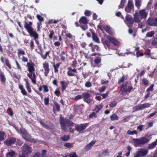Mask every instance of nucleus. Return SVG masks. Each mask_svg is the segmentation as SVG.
Returning a JSON list of instances; mask_svg holds the SVG:
<instances>
[{
  "label": "nucleus",
  "mask_w": 157,
  "mask_h": 157,
  "mask_svg": "<svg viewBox=\"0 0 157 157\" xmlns=\"http://www.w3.org/2000/svg\"><path fill=\"white\" fill-rule=\"evenodd\" d=\"M54 104L55 108H54V109H55L57 112H59L60 111V106L59 104L56 101L54 102Z\"/></svg>",
  "instance_id": "38"
},
{
  "label": "nucleus",
  "mask_w": 157,
  "mask_h": 157,
  "mask_svg": "<svg viewBox=\"0 0 157 157\" xmlns=\"http://www.w3.org/2000/svg\"><path fill=\"white\" fill-rule=\"evenodd\" d=\"M5 63L6 66L10 69H11L12 68L11 65L10 63V60L8 59H5Z\"/></svg>",
  "instance_id": "35"
},
{
  "label": "nucleus",
  "mask_w": 157,
  "mask_h": 157,
  "mask_svg": "<svg viewBox=\"0 0 157 157\" xmlns=\"http://www.w3.org/2000/svg\"><path fill=\"white\" fill-rule=\"evenodd\" d=\"M89 123L81 124L77 125L76 127V130L77 132H81L82 131L85 130L89 126Z\"/></svg>",
  "instance_id": "12"
},
{
  "label": "nucleus",
  "mask_w": 157,
  "mask_h": 157,
  "mask_svg": "<svg viewBox=\"0 0 157 157\" xmlns=\"http://www.w3.org/2000/svg\"><path fill=\"white\" fill-rule=\"evenodd\" d=\"M157 145V139L155 141L151 144H149L147 147L148 149H152L155 148Z\"/></svg>",
  "instance_id": "24"
},
{
  "label": "nucleus",
  "mask_w": 157,
  "mask_h": 157,
  "mask_svg": "<svg viewBox=\"0 0 157 157\" xmlns=\"http://www.w3.org/2000/svg\"><path fill=\"white\" fill-rule=\"evenodd\" d=\"M82 98V95H78L77 96H75L74 98V99L75 100L77 101L78 100L81 99Z\"/></svg>",
  "instance_id": "50"
},
{
  "label": "nucleus",
  "mask_w": 157,
  "mask_h": 157,
  "mask_svg": "<svg viewBox=\"0 0 157 157\" xmlns=\"http://www.w3.org/2000/svg\"><path fill=\"white\" fill-rule=\"evenodd\" d=\"M49 53L50 51H48L46 53L45 55H42L41 54L42 58L44 59H46L47 58V56H49Z\"/></svg>",
  "instance_id": "49"
},
{
  "label": "nucleus",
  "mask_w": 157,
  "mask_h": 157,
  "mask_svg": "<svg viewBox=\"0 0 157 157\" xmlns=\"http://www.w3.org/2000/svg\"><path fill=\"white\" fill-rule=\"evenodd\" d=\"M89 46L91 48V51L92 52H94L96 50L97 51L99 50V48L98 46L97 45H93L92 43H90Z\"/></svg>",
  "instance_id": "22"
},
{
  "label": "nucleus",
  "mask_w": 157,
  "mask_h": 157,
  "mask_svg": "<svg viewBox=\"0 0 157 157\" xmlns=\"http://www.w3.org/2000/svg\"><path fill=\"white\" fill-rule=\"evenodd\" d=\"M44 105H49V97H45L44 98Z\"/></svg>",
  "instance_id": "40"
},
{
  "label": "nucleus",
  "mask_w": 157,
  "mask_h": 157,
  "mask_svg": "<svg viewBox=\"0 0 157 157\" xmlns=\"http://www.w3.org/2000/svg\"><path fill=\"white\" fill-rule=\"evenodd\" d=\"M154 84H151L149 87L146 90V92L152 91L153 90V87Z\"/></svg>",
  "instance_id": "47"
},
{
  "label": "nucleus",
  "mask_w": 157,
  "mask_h": 157,
  "mask_svg": "<svg viewBox=\"0 0 157 157\" xmlns=\"http://www.w3.org/2000/svg\"><path fill=\"white\" fill-rule=\"evenodd\" d=\"M91 147L89 144H88L85 146L84 149L86 151H88L91 148Z\"/></svg>",
  "instance_id": "64"
},
{
  "label": "nucleus",
  "mask_w": 157,
  "mask_h": 157,
  "mask_svg": "<svg viewBox=\"0 0 157 157\" xmlns=\"http://www.w3.org/2000/svg\"><path fill=\"white\" fill-rule=\"evenodd\" d=\"M16 155V152L15 151H12L8 152L6 154V157H14Z\"/></svg>",
  "instance_id": "30"
},
{
  "label": "nucleus",
  "mask_w": 157,
  "mask_h": 157,
  "mask_svg": "<svg viewBox=\"0 0 157 157\" xmlns=\"http://www.w3.org/2000/svg\"><path fill=\"white\" fill-rule=\"evenodd\" d=\"M132 8H133L132 7H129L128 6H127L125 8V10L127 13H130L132 10Z\"/></svg>",
  "instance_id": "55"
},
{
  "label": "nucleus",
  "mask_w": 157,
  "mask_h": 157,
  "mask_svg": "<svg viewBox=\"0 0 157 157\" xmlns=\"http://www.w3.org/2000/svg\"><path fill=\"white\" fill-rule=\"evenodd\" d=\"M70 139V136L69 135L66 136L64 135L61 137V140L64 141L68 140Z\"/></svg>",
  "instance_id": "39"
},
{
  "label": "nucleus",
  "mask_w": 157,
  "mask_h": 157,
  "mask_svg": "<svg viewBox=\"0 0 157 157\" xmlns=\"http://www.w3.org/2000/svg\"><path fill=\"white\" fill-rule=\"evenodd\" d=\"M148 153V150L146 148H140L134 155L133 157H142L146 155Z\"/></svg>",
  "instance_id": "9"
},
{
  "label": "nucleus",
  "mask_w": 157,
  "mask_h": 157,
  "mask_svg": "<svg viewBox=\"0 0 157 157\" xmlns=\"http://www.w3.org/2000/svg\"><path fill=\"white\" fill-rule=\"evenodd\" d=\"M43 88H44V91L45 92H47L49 91V90L48 86L46 85H43L42 86Z\"/></svg>",
  "instance_id": "59"
},
{
  "label": "nucleus",
  "mask_w": 157,
  "mask_h": 157,
  "mask_svg": "<svg viewBox=\"0 0 157 157\" xmlns=\"http://www.w3.org/2000/svg\"><path fill=\"white\" fill-rule=\"evenodd\" d=\"M109 94V92L107 91L105 93L102 94H101L100 95L102 96L103 98H105L108 96Z\"/></svg>",
  "instance_id": "63"
},
{
  "label": "nucleus",
  "mask_w": 157,
  "mask_h": 157,
  "mask_svg": "<svg viewBox=\"0 0 157 157\" xmlns=\"http://www.w3.org/2000/svg\"><path fill=\"white\" fill-rule=\"evenodd\" d=\"M60 83L61 86V91L63 92L67 87L69 84V82H66L65 81H61L60 82Z\"/></svg>",
  "instance_id": "21"
},
{
  "label": "nucleus",
  "mask_w": 157,
  "mask_h": 157,
  "mask_svg": "<svg viewBox=\"0 0 157 157\" xmlns=\"http://www.w3.org/2000/svg\"><path fill=\"white\" fill-rule=\"evenodd\" d=\"M25 54V52L21 48H19L17 49V55L19 57L21 55H23Z\"/></svg>",
  "instance_id": "33"
},
{
  "label": "nucleus",
  "mask_w": 157,
  "mask_h": 157,
  "mask_svg": "<svg viewBox=\"0 0 157 157\" xmlns=\"http://www.w3.org/2000/svg\"><path fill=\"white\" fill-rule=\"evenodd\" d=\"M127 6H128L129 7H131L132 8H133V6H134V5H133V4L132 0H128Z\"/></svg>",
  "instance_id": "51"
},
{
  "label": "nucleus",
  "mask_w": 157,
  "mask_h": 157,
  "mask_svg": "<svg viewBox=\"0 0 157 157\" xmlns=\"http://www.w3.org/2000/svg\"><path fill=\"white\" fill-rule=\"evenodd\" d=\"M154 32L153 31H151L149 32H148L146 34V36L148 37H151L154 36Z\"/></svg>",
  "instance_id": "46"
},
{
  "label": "nucleus",
  "mask_w": 157,
  "mask_h": 157,
  "mask_svg": "<svg viewBox=\"0 0 157 157\" xmlns=\"http://www.w3.org/2000/svg\"><path fill=\"white\" fill-rule=\"evenodd\" d=\"M97 117V115L95 114V112H92L89 116V117L90 118H92L93 117L96 118Z\"/></svg>",
  "instance_id": "53"
},
{
  "label": "nucleus",
  "mask_w": 157,
  "mask_h": 157,
  "mask_svg": "<svg viewBox=\"0 0 157 157\" xmlns=\"http://www.w3.org/2000/svg\"><path fill=\"white\" fill-rule=\"evenodd\" d=\"M16 141V139L15 138L10 137L8 138L4 142V143L8 146H11L14 144Z\"/></svg>",
  "instance_id": "14"
},
{
  "label": "nucleus",
  "mask_w": 157,
  "mask_h": 157,
  "mask_svg": "<svg viewBox=\"0 0 157 157\" xmlns=\"http://www.w3.org/2000/svg\"><path fill=\"white\" fill-rule=\"evenodd\" d=\"M127 83L126 82L124 83H123L121 86V94L122 95H126V89L127 88Z\"/></svg>",
  "instance_id": "19"
},
{
  "label": "nucleus",
  "mask_w": 157,
  "mask_h": 157,
  "mask_svg": "<svg viewBox=\"0 0 157 157\" xmlns=\"http://www.w3.org/2000/svg\"><path fill=\"white\" fill-rule=\"evenodd\" d=\"M5 135V133L4 132L0 131V141H2L4 139Z\"/></svg>",
  "instance_id": "41"
},
{
  "label": "nucleus",
  "mask_w": 157,
  "mask_h": 157,
  "mask_svg": "<svg viewBox=\"0 0 157 157\" xmlns=\"http://www.w3.org/2000/svg\"><path fill=\"white\" fill-rule=\"evenodd\" d=\"M107 38L111 43L115 46H118L120 45V43L119 42L114 38L113 37L111 36H109L107 37Z\"/></svg>",
  "instance_id": "17"
},
{
  "label": "nucleus",
  "mask_w": 157,
  "mask_h": 157,
  "mask_svg": "<svg viewBox=\"0 0 157 157\" xmlns=\"http://www.w3.org/2000/svg\"><path fill=\"white\" fill-rule=\"evenodd\" d=\"M24 80L26 83L27 89L29 93H31V89L30 87V84L28 80L27 79H25Z\"/></svg>",
  "instance_id": "26"
},
{
  "label": "nucleus",
  "mask_w": 157,
  "mask_h": 157,
  "mask_svg": "<svg viewBox=\"0 0 157 157\" xmlns=\"http://www.w3.org/2000/svg\"><path fill=\"white\" fill-rule=\"evenodd\" d=\"M101 57H96L94 60V62L95 64L97 65L101 62Z\"/></svg>",
  "instance_id": "31"
},
{
  "label": "nucleus",
  "mask_w": 157,
  "mask_h": 157,
  "mask_svg": "<svg viewBox=\"0 0 157 157\" xmlns=\"http://www.w3.org/2000/svg\"><path fill=\"white\" fill-rule=\"evenodd\" d=\"M134 18L133 19L132 18L129 17L128 15H127L125 17V19L127 21L129 24L131 25L135 21L136 22H140L141 20L140 19L139 17H138V14L137 12H136L134 14Z\"/></svg>",
  "instance_id": "7"
},
{
  "label": "nucleus",
  "mask_w": 157,
  "mask_h": 157,
  "mask_svg": "<svg viewBox=\"0 0 157 157\" xmlns=\"http://www.w3.org/2000/svg\"><path fill=\"white\" fill-rule=\"evenodd\" d=\"M36 17L40 22H41V21H44V18L39 14L37 15Z\"/></svg>",
  "instance_id": "52"
},
{
  "label": "nucleus",
  "mask_w": 157,
  "mask_h": 157,
  "mask_svg": "<svg viewBox=\"0 0 157 157\" xmlns=\"http://www.w3.org/2000/svg\"><path fill=\"white\" fill-rule=\"evenodd\" d=\"M127 133L128 135H133L134 134H136L137 132L136 130L131 131L130 130H128L127 132Z\"/></svg>",
  "instance_id": "43"
},
{
  "label": "nucleus",
  "mask_w": 157,
  "mask_h": 157,
  "mask_svg": "<svg viewBox=\"0 0 157 157\" xmlns=\"http://www.w3.org/2000/svg\"><path fill=\"white\" fill-rule=\"evenodd\" d=\"M30 47L32 50L34 48L35 45L33 39L31 40L30 43Z\"/></svg>",
  "instance_id": "42"
},
{
  "label": "nucleus",
  "mask_w": 157,
  "mask_h": 157,
  "mask_svg": "<svg viewBox=\"0 0 157 157\" xmlns=\"http://www.w3.org/2000/svg\"><path fill=\"white\" fill-rule=\"evenodd\" d=\"M135 4L136 6L137 7H139L141 5L140 0H136Z\"/></svg>",
  "instance_id": "44"
},
{
  "label": "nucleus",
  "mask_w": 157,
  "mask_h": 157,
  "mask_svg": "<svg viewBox=\"0 0 157 157\" xmlns=\"http://www.w3.org/2000/svg\"><path fill=\"white\" fill-rule=\"evenodd\" d=\"M151 104L149 103H146L142 105H138L135 106L133 108V109L135 111L138 110H142L146 108L149 107Z\"/></svg>",
  "instance_id": "11"
},
{
  "label": "nucleus",
  "mask_w": 157,
  "mask_h": 157,
  "mask_svg": "<svg viewBox=\"0 0 157 157\" xmlns=\"http://www.w3.org/2000/svg\"><path fill=\"white\" fill-rule=\"evenodd\" d=\"M101 41L105 47L106 46L109 48H110V42L108 40H107L105 39H102Z\"/></svg>",
  "instance_id": "25"
},
{
  "label": "nucleus",
  "mask_w": 157,
  "mask_h": 157,
  "mask_svg": "<svg viewBox=\"0 0 157 157\" xmlns=\"http://www.w3.org/2000/svg\"><path fill=\"white\" fill-rule=\"evenodd\" d=\"M69 157H79V156L77 155L76 152H73L72 153H70L69 155Z\"/></svg>",
  "instance_id": "57"
},
{
  "label": "nucleus",
  "mask_w": 157,
  "mask_h": 157,
  "mask_svg": "<svg viewBox=\"0 0 157 157\" xmlns=\"http://www.w3.org/2000/svg\"><path fill=\"white\" fill-rule=\"evenodd\" d=\"M38 121L43 127L47 129H48L49 128L48 125L45 124L41 119H39Z\"/></svg>",
  "instance_id": "32"
},
{
  "label": "nucleus",
  "mask_w": 157,
  "mask_h": 157,
  "mask_svg": "<svg viewBox=\"0 0 157 157\" xmlns=\"http://www.w3.org/2000/svg\"><path fill=\"white\" fill-rule=\"evenodd\" d=\"M65 54V52L64 51H62L59 55L60 57V59L63 62H64L65 60V58L64 56Z\"/></svg>",
  "instance_id": "37"
},
{
  "label": "nucleus",
  "mask_w": 157,
  "mask_h": 157,
  "mask_svg": "<svg viewBox=\"0 0 157 157\" xmlns=\"http://www.w3.org/2000/svg\"><path fill=\"white\" fill-rule=\"evenodd\" d=\"M103 108V105L101 104H99L95 106L93 111L95 113H98Z\"/></svg>",
  "instance_id": "23"
},
{
  "label": "nucleus",
  "mask_w": 157,
  "mask_h": 157,
  "mask_svg": "<svg viewBox=\"0 0 157 157\" xmlns=\"http://www.w3.org/2000/svg\"><path fill=\"white\" fill-rule=\"evenodd\" d=\"M24 28L29 33V35L31 37H33L34 40H36L37 39H38V34L32 27L33 22L30 21L28 23L26 21H25L24 22Z\"/></svg>",
  "instance_id": "2"
},
{
  "label": "nucleus",
  "mask_w": 157,
  "mask_h": 157,
  "mask_svg": "<svg viewBox=\"0 0 157 157\" xmlns=\"http://www.w3.org/2000/svg\"><path fill=\"white\" fill-rule=\"evenodd\" d=\"M67 69L68 71L67 72V74L69 76H75V74L72 73V72L75 73L77 72V70L76 69L74 68L72 69L71 67H69Z\"/></svg>",
  "instance_id": "20"
},
{
  "label": "nucleus",
  "mask_w": 157,
  "mask_h": 157,
  "mask_svg": "<svg viewBox=\"0 0 157 157\" xmlns=\"http://www.w3.org/2000/svg\"><path fill=\"white\" fill-rule=\"evenodd\" d=\"M138 14V17L140 16V19H145L147 15V13L145 9H142L139 10L138 13L137 12Z\"/></svg>",
  "instance_id": "16"
},
{
  "label": "nucleus",
  "mask_w": 157,
  "mask_h": 157,
  "mask_svg": "<svg viewBox=\"0 0 157 157\" xmlns=\"http://www.w3.org/2000/svg\"><path fill=\"white\" fill-rule=\"evenodd\" d=\"M22 154L20 155L19 157H26L28 154L32 152V148L26 144H25L22 147Z\"/></svg>",
  "instance_id": "8"
},
{
  "label": "nucleus",
  "mask_w": 157,
  "mask_h": 157,
  "mask_svg": "<svg viewBox=\"0 0 157 157\" xmlns=\"http://www.w3.org/2000/svg\"><path fill=\"white\" fill-rule=\"evenodd\" d=\"M65 123L68 126H73L75 124L73 122L68 119H64L63 117H60V123L61 128L62 131L64 132H66L67 131V126L65 124Z\"/></svg>",
  "instance_id": "3"
},
{
  "label": "nucleus",
  "mask_w": 157,
  "mask_h": 157,
  "mask_svg": "<svg viewBox=\"0 0 157 157\" xmlns=\"http://www.w3.org/2000/svg\"><path fill=\"white\" fill-rule=\"evenodd\" d=\"M82 98L83 101L88 104L90 103L92 101L91 97H92L91 94L88 92H84L82 93Z\"/></svg>",
  "instance_id": "10"
},
{
  "label": "nucleus",
  "mask_w": 157,
  "mask_h": 157,
  "mask_svg": "<svg viewBox=\"0 0 157 157\" xmlns=\"http://www.w3.org/2000/svg\"><path fill=\"white\" fill-rule=\"evenodd\" d=\"M58 21L52 19L49 20L48 23L49 24H56Z\"/></svg>",
  "instance_id": "60"
},
{
  "label": "nucleus",
  "mask_w": 157,
  "mask_h": 157,
  "mask_svg": "<svg viewBox=\"0 0 157 157\" xmlns=\"http://www.w3.org/2000/svg\"><path fill=\"white\" fill-rule=\"evenodd\" d=\"M49 32L50 33L49 35V38L50 39H52L53 38V37L54 35V31L53 30H50Z\"/></svg>",
  "instance_id": "48"
},
{
  "label": "nucleus",
  "mask_w": 157,
  "mask_h": 157,
  "mask_svg": "<svg viewBox=\"0 0 157 157\" xmlns=\"http://www.w3.org/2000/svg\"><path fill=\"white\" fill-rule=\"evenodd\" d=\"M60 63H57L56 64H54L53 65V67L54 69V72H58V68L59 67V66L60 65Z\"/></svg>",
  "instance_id": "36"
},
{
  "label": "nucleus",
  "mask_w": 157,
  "mask_h": 157,
  "mask_svg": "<svg viewBox=\"0 0 157 157\" xmlns=\"http://www.w3.org/2000/svg\"><path fill=\"white\" fill-rule=\"evenodd\" d=\"M35 66L34 63L32 62V60H30L29 62L27 63V70L29 72L27 74V76L34 84H35L36 82V76L35 72Z\"/></svg>",
  "instance_id": "1"
},
{
  "label": "nucleus",
  "mask_w": 157,
  "mask_h": 157,
  "mask_svg": "<svg viewBox=\"0 0 157 157\" xmlns=\"http://www.w3.org/2000/svg\"><path fill=\"white\" fill-rule=\"evenodd\" d=\"M0 80L1 83L3 85H5L6 81V78L5 77L4 72L0 69Z\"/></svg>",
  "instance_id": "18"
},
{
  "label": "nucleus",
  "mask_w": 157,
  "mask_h": 157,
  "mask_svg": "<svg viewBox=\"0 0 157 157\" xmlns=\"http://www.w3.org/2000/svg\"><path fill=\"white\" fill-rule=\"evenodd\" d=\"M7 111H10V113H9V115L11 116H12L13 115V113L12 111V109L11 108H8L7 109Z\"/></svg>",
  "instance_id": "62"
},
{
  "label": "nucleus",
  "mask_w": 157,
  "mask_h": 157,
  "mask_svg": "<svg viewBox=\"0 0 157 157\" xmlns=\"http://www.w3.org/2000/svg\"><path fill=\"white\" fill-rule=\"evenodd\" d=\"M157 18L149 17L147 20V23L150 26H157Z\"/></svg>",
  "instance_id": "13"
},
{
  "label": "nucleus",
  "mask_w": 157,
  "mask_h": 157,
  "mask_svg": "<svg viewBox=\"0 0 157 157\" xmlns=\"http://www.w3.org/2000/svg\"><path fill=\"white\" fill-rule=\"evenodd\" d=\"M117 102L115 101L111 102L109 104V106L110 107L113 108L116 106L117 105Z\"/></svg>",
  "instance_id": "45"
},
{
  "label": "nucleus",
  "mask_w": 157,
  "mask_h": 157,
  "mask_svg": "<svg viewBox=\"0 0 157 157\" xmlns=\"http://www.w3.org/2000/svg\"><path fill=\"white\" fill-rule=\"evenodd\" d=\"M43 66L44 71V76H47L50 70L49 63L48 62H45L43 64Z\"/></svg>",
  "instance_id": "15"
},
{
  "label": "nucleus",
  "mask_w": 157,
  "mask_h": 157,
  "mask_svg": "<svg viewBox=\"0 0 157 157\" xmlns=\"http://www.w3.org/2000/svg\"><path fill=\"white\" fill-rule=\"evenodd\" d=\"M89 20L85 16L82 17L79 20L80 24V27L82 30L85 31L88 28L87 24L89 23Z\"/></svg>",
  "instance_id": "6"
},
{
  "label": "nucleus",
  "mask_w": 157,
  "mask_h": 157,
  "mask_svg": "<svg viewBox=\"0 0 157 157\" xmlns=\"http://www.w3.org/2000/svg\"><path fill=\"white\" fill-rule=\"evenodd\" d=\"M64 146L68 148H71L73 146L72 144L69 143H65L64 144Z\"/></svg>",
  "instance_id": "54"
},
{
  "label": "nucleus",
  "mask_w": 157,
  "mask_h": 157,
  "mask_svg": "<svg viewBox=\"0 0 157 157\" xmlns=\"http://www.w3.org/2000/svg\"><path fill=\"white\" fill-rule=\"evenodd\" d=\"M104 29L106 32L110 35H113V32L111 29L110 28L109 26L107 25L104 28Z\"/></svg>",
  "instance_id": "27"
},
{
  "label": "nucleus",
  "mask_w": 157,
  "mask_h": 157,
  "mask_svg": "<svg viewBox=\"0 0 157 157\" xmlns=\"http://www.w3.org/2000/svg\"><path fill=\"white\" fill-rule=\"evenodd\" d=\"M143 83L145 85L147 86L148 83V81L145 78H143L142 80Z\"/></svg>",
  "instance_id": "58"
},
{
  "label": "nucleus",
  "mask_w": 157,
  "mask_h": 157,
  "mask_svg": "<svg viewBox=\"0 0 157 157\" xmlns=\"http://www.w3.org/2000/svg\"><path fill=\"white\" fill-rule=\"evenodd\" d=\"M84 14L86 16L89 17L91 15V13L90 11L86 10L84 12Z\"/></svg>",
  "instance_id": "56"
},
{
  "label": "nucleus",
  "mask_w": 157,
  "mask_h": 157,
  "mask_svg": "<svg viewBox=\"0 0 157 157\" xmlns=\"http://www.w3.org/2000/svg\"><path fill=\"white\" fill-rule=\"evenodd\" d=\"M110 118L111 121H115L118 120L119 117L116 114L113 113L110 116Z\"/></svg>",
  "instance_id": "34"
},
{
  "label": "nucleus",
  "mask_w": 157,
  "mask_h": 157,
  "mask_svg": "<svg viewBox=\"0 0 157 157\" xmlns=\"http://www.w3.org/2000/svg\"><path fill=\"white\" fill-rule=\"evenodd\" d=\"M125 2L124 1H121L120 4L118 6V9L122 8L124 6Z\"/></svg>",
  "instance_id": "61"
},
{
  "label": "nucleus",
  "mask_w": 157,
  "mask_h": 157,
  "mask_svg": "<svg viewBox=\"0 0 157 157\" xmlns=\"http://www.w3.org/2000/svg\"><path fill=\"white\" fill-rule=\"evenodd\" d=\"M92 34L93 40L96 43H99L100 42L99 40L95 33L92 32Z\"/></svg>",
  "instance_id": "29"
},
{
  "label": "nucleus",
  "mask_w": 157,
  "mask_h": 157,
  "mask_svg": "<svg viewBox=\"0 0 157 157\" xmlns=\"http://www.w3.org/2000/svg\"><path fill=\"white\" fill-rule=\"evenodd\" d=\"M19 88L21 90V92L23 95L26 96L27 95V92L22 85H19Z\"/></svg>",
  "instance_id": "28"
},
{
  "label": "nucleus",
  "mask_w": 157,
  "mask_h": 157,
  "mask_svg": "<svg viewBox=\"0 0 157 157\" xmlns=\"http://www.w3.org/2000/svg\"><path fill=\"white\" fill-rule=\"evenodd\" d=\"M133 145L136 147H140L147 144L149 141V139L145 137H142L140 139H133L132 140Z\"/></svg>",
  "instance_id": "4"
},
{
  "label": "nucleus",
  "mask_w": 157,
  "mask_h": 157,
  "mask_svg": "<svg viewBox=\"0 0 157 157\" xmlns=\"http://www.w3.org/2000/svg\"><path fill=\"white\" fill-rule=\"evenodd\" d=\"M20 131L22 134V137L26 140L34 143L37 142L36 139L31 138V136L28 133L27 130L24 128H21L20 129Z\"/></svg>",
  "instance_id": "5"
}]
</instances>
